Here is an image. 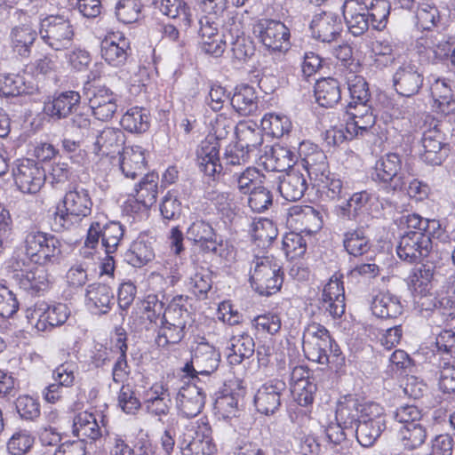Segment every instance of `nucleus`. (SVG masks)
I'll use <instances>...</instances> for the list:
<instances>
[{
  "instance_id": "2eb2a0df",
  "label": "nucleus",
  "mask_w": 455,
  "mask_h": 455,
  "mask_svg": "<svg viewBox=\"0 0 455 455\" xmlns=\"http://www.w3.org/2000/svg\"><path fill=\"white\" fill-rule=\"evenodd\" d=\"M285 391L286 383L281 379H272L262 385L254 396L258 411L266 415L275 413L281 406Z\"/></svg>"
},
{
  "instance_id": "f257e3e1",
  "label": "nucleus",
  "mask_w": 455,
  "mask_h": 455,
  "mask_svg": "<svg viewBox=\"0 0 455 455\" xmlns=\"http://www.w3.org/2000/svg\"><path fill=\"white\" fill-rule=\"evenodd\" d=\"M303 351L307 358L320 364L343 365L345 358L329 331L320 323H309L303 332Z\"/></svg>"
},
{
  "instance_id": "58836bf2",
  "label": "nucleus",
  "mask_w": 455,
  "mask_h": 455,
  "mask_svg": "<svg viewBox=\"0 0 455 455\" xmlns=\"http://www.w3.org/2000/svg\"><path fill=\"white\" fill-rule=\"evenodd\" d=\"M288 216L291 221L304 226L305 231L315 232L322 228L320 212L310 205H294L289 209Z\"/></svg>"
},
{
  "instance_id": "5fc2aeb1",
  "label": "nucleus",
  "mask_w": 455,
  "mask_h": 455,
  "mask_svg": "<svg viewBox=\"0 0 455 455\" xmlns=\"http://www.w3.org/2000/svg\"><path fill=\"white\" fill-rule=\"evenodd\" d=\"M101 244L106 254H112L116 250L124 235V228L117 221H109L102 225Z\"/></svg>"
},
{
  "instance_id": "1a4fd4ad",
  "label": "nucleus",
  "mask_w": 455,
  "mask_h": 455,
  "mask_svg": "<svg viewBox=\"0 0 455 455\" xmlns=\"http://www.w3.org/2000/svg\"><path fill=\"white\" fill-rule=\"evenodd\" d=\"M14 181L24 194H36L46 180L45 170L31 159H23L13 170Z\"/></svg>"
},
{
  "instance_id": "680f3d73",
  "label": "nucleus",
  "mask_w": 455,
  "mask_h": 455,
  "mask_svg": "<svg viewBox=\"0 0 455 455\" xmlns=\"http://www.w3.org/2000/svg\"><path fill=\"white\" fill-rule=\"evenodd\" d=\"M261 126L274 137L279 138L291 131V123L286 116L269 113L263 116Z\"/></svg>"
},
{
  "instance_id": "a18cd8bd",
  "label": "nucleus",
  "mask_w": 455,
  "mask_h": 455,
  "mask_svg": "<svg viewBox=\"0 0 455 455\" xmlns=\"http://www.w3.org/2000/svg\"><path fill=\"white\" fill-rule=\"evenodd\" d=\"M120 123L130 132L142 133L149 128V116L145 108L133 107L126 111Z\"/></svg>"
},
{
  "instance_id": "bf43d9fd",
  "label": "nucleus",
  "mask_w": 455,
  "mask_h": 455,
  "mask_svg": "<svg viewBox=\"0 0 455 455\" xmlns=\"http://www.w3.org/2000/svg\"><path fill=\"white\" fill-rule=\"evenodd\" d=\"M186 330L175 323L160 321L156 342L158 347H165L169 345L179 344L185 337Z\"/></svg>"
},
{
  "instance_id": "09e8293b",
  "label": "nucleus",
  "mask_w": 455,
  "mask_h": 455,
  "mask_svg": "<svg viewBox=\"0 0 455 455\" xmlns=\"http://www.w3.org/2000/svg\"><path fill=\"white\" fill-rule=\"evenodd\" d=\"M397 432L403 446L408 450L421 446L427 435V427L422 421L409 427H399Z\"/></svg>"
},
{
  "instance_id": "2f4dec72",
  "label": "nucleus",
  "mask_w": 455,
  "mask_h": 455,
  "mask_svg": "<svg viewBox=\"0 0 455 455\" xmlns=\"http://www.w3.org/2000/svg\"><path fill=\"white\" fill-rule=\"evenodd\" d=\"M85 299L90 308L98 309L100 314H107L113 304L114 292L108 285L94 283L87 286Z\"/></svg>"
},
{
  "instance_id": "338daca9",
  "label": "nucleus",
  "mask_w": 455,
  "mask_h": 455,
  "mask_svg": "<svg viewBox=\"0 0 455 455\" xmlns=\"http://www.w3.org/2000/svg\"><path fill=\"white\" fill-rule=\"evenodd\" d=\"M439 387L444 393L455 391V365L451 358H442L438 364Z\"/></svg>"
},
{
  "instance_id": "a19ab883",
  "label": "nucleus",
  "mask_w": 455,
  "mask_h": 455,
  "mask_svg": "<svg viewBox=\"0 0 455 455\" xmlns=\"http://www.w3.org/2000/svg\"><path fill=\"white\" fill-rule=\"evenodd\" d=\"M303 167L307 170L310 179L318 182L330 175L327 157L323 151L315 148L310 154L303 158Z\"/></svg>"
},
{
  "instance_id": "79ce46f5",
  "label": "nucleus",
  "mask_w": 455,
  "mask_h": 455,
  "mask_svg": "<svg viewBox=\"0 0 455 455\" xmlns=\"http://www.w3.org/2000/svg\"><path fill=\"white\" fill-rule=\"evenodd\" d=\"M158 175L147 173L135 188V198L144 207L149 208L156 202Z\"/></svg>"
},
{
  "instance_id": "c9c22d12",
  "label": "nucleus",
  "mask_w": 455,
  "mask_h": 455,
  "mask_svg": "<svg viewBox=\"0 0 455 455\" xmlns=\"http://www.w3.org/2000/svg\"><path fill=\"white\" fill-rule=\"evenodd\" d=\"M230 103L241 116L252 115L258 109V97L255 89L248 84L237 86Z\"/></svg>"
},
{
  "instance_id": "72a5a7b5",
  "label": "nucleus",
  "mask_w": 455,
  "mask_h": 455,
  "mask_svg": "<svg viewBox=\"0 0 455 455\" xmlns=\"http://www.w3.org/2000/svg\"><path fill=\"white\" fill-rule=\"evenodd\" d=\"M376 118L373 114H365L363 117L357 116V118L347 121L344 129L342 128L335 132L333 136L335 143L363 136L373 127Z\"/></svg>"
},
{
  "instance_id": "37998d69",
  "label": "nucleus",
  "mask_w": 455,
  "mask_h": 455,
  "mask_svg": "<svg viewBox=\"0 0 455 455\" xmlns=\"http://www.w3.org/2000/svg\"><path fill=\"white\" fill-rule=\"evenodd\" d=\"M231 353L228 354V358L231 364H239L245 358H250L255 352V343L253 339L243 333L234 336L231 339Z\"/></svg>"
},
{
  "instance_id": "864d4df0",
  "label": "nucleus",
  "mask_w": 455,
  "mask_h": 455,
  "mask_svg": "<svg viewBox=\"0 0 455 455\" xmlns=\"http://www.w3.org/2000/svg\"><path fill=\"white\" fill-rule=\"evenodd\" d=\"M430 310V319L437 326L448 325L455 320V306L448 298H442L441 299L435 298L433 299V308Z\"/></svg>"
},
{
  "instance_id": "ea45409f",
  "label": "nucleus",
  "mask_w": 455,
  "mask_h": 455,
  "mask_svg": "<svg viewBox=\"0 0 455 455\" xmlns=\"http://www.w3.org/2000/svg\"><path fill=\"white\" fill-rule=\"evenodd\" d=\"M155 257L152 243L139 237L133 241L124 254V260L134 267H141L150 262Z\"/></svg>"
},
{
  "instance_id": "4468645a",
  "label": "nucleus",
  "mask_w": 455,
  "mask_h": 455,
  "mask_svg": "<svg viewBox=\"0 0 455 455\" xmlns=\"http://www.w3.org/2000/svg\"><path fill=\"white\" fill-rule=\"evenodd\" d=\"M345 293L340 276L333 275L325 284L319 308L328 313L332 318L340 317L345 312Z\"/></svg>"
},
{
  "instance_id": "6e6552de",
  "label": "nucleus",
  "mask_w": 455,
  "mask_h": 455,
  "mask_svg": "<svg viewBox=\"0 0 455 455\" xmlns=\"http://www.w3.org/2000/svg\"><path fill=\"white\" fill-rule=\"evenodd\" d=\"M220 362L219 351L208 342H200L193 349L191 359L184 365L183 371L192 378L209 376L218 369Z\"/></svg>"
},
{
  "instance_id": "8fccbe9b",
  "label": "nucleus",
  "mask_w": 455,
  "mask_h": 455,
  "mask_svg": "<svg viewBox=\"0 0 455 455\" xmlns=\"http://www.w3.org/2000/svg\"><path fill=\"white\" fill-rule=\"evenodd\" d=\"M262 178H265V176L260 174L257 168L247 167L243 172H235L232 175V184L236 187L239 192L248 195L262 183Z\"/></svg>"
},
{
  "instance_id": "a211bd4d",
  "label": "nucleus",
  "mask_w": 455,
  "mask_h": 455,
  "mask_svg": "<svg viewBox=\"0 0 455 455\" xmlns=\"http://www.w3.org/2000/svg\"><path fill=\"white\" fill-rule=\"evenodd\" d=\"M119 96L106 86L96 87L89 98V105L93 116L107 122L113 118L117 111Z\"/></svg>"
},
{
  "instance_id": "39448f33",
  "label": "nucleus",
  "mask_w": 455,
  "mask_h": 455,
  "mask_svg": "<svg viewBox=\"0 0 455 455\" xmlns=\"http://www.w3.org/2000/svg\"><path fill=\"white\" fill-rule=\"evenodd\" d=\"M373 180L382 183L387 192L403 191L407 182L400 156L388 153L382 156L376 164Z\"/></svg>"
},
{
  "instance_id": "e433bc0d",
  "label": "nucleus",
  "mask_w": 455,
  "mask_h": 455,
  "mask_svg": "<svg viewBox=\"0 0 455 455\" xmlns=\"http://www.w3.org/2000/svg\"><path fill=\"white\" fill-rule=\"evenodd\" d=\"M371 308L379 318H395L403 312L399 299L388 291L379 292L373 298Z\"/></svg>"
},
{
  "instance_id": "cd10ccee",
  "label": "nucleus",
  "mask_w": 455,
  "mask_h": 455,
  "mask_svg": "<svg viewBox=\"0 0 455 455\" xmlns=\"http://www.w3.org/2000/svg\"><path fill=\"white\" fill-rule=\"evenodd\" d=\"M125 143V135L118 128L106 127L100 132L94 141V152L100 156L120 154Z\"/></svg>"
},
{
  "instance_id": "7c9ffc66",
  "label": "nucleus",
  "mask_w": 455,
  "mask_h": 455,
  "mask_svg": "<svg viewBox=\"0 0 455 455\" xmlns=\"http://www.w3.org/2000/svg\"><path fill=\"white\" fill-rule=\"evenodd\" d=\"M224 36H226V46L231 45L234 58L238 60H245L254 54L252 42L241 35L239 25L234 21L224 27Z\"/></svg>"
},
{
  "instance_id": "b1692460",
  "label": "nucleus",
  "mask_w": 455,
  "mask_h": 455,
  "mask_svg": "<svg viewBox=\"0 0 455 455\" xmlns=\"http://www.w3.org/2000/svg\"><path fill=\"white\" fill-rule=\"evenodd\" d=\"M361 420L353 434L355 435L357 442L362 446L371 447L375 443L386 427L382 408L379 406L378 412L366 416L365 419Z\"/></svg>"
},
{
  "instance_id": "9d476101",
  "label": "nucleus",
  "mask_w": 455,
  "mask_h": 455,
  "mask_svg": "<svg viewBox=\"0 0 455 455\" xmlns=\"http://www.w3.org/2000/svg\"><path fill=\"white\" fill-rule=\"evenodd\" d=\"M424 75L413 61L403 62L393 75L395 91L403 97L417 95L423 86Z\"/></svg>"
},
{
  "instance_id": "4be33fe9",
  "label": "nucleus",
  "mask_w": 455,
  "mask_h": 455,
  "mask_svg": "<svg viewBox=\"0 0 455 455\" xmlns=\"http://www.w3.org/2000/svg\"><path fill=\"white\" fill-rule=\"evenodd\" d=\"M205 393L196 384H187L179 389L176 402L180 411L188 418L198 415L205 403Z\"/></svg>"
},
{
  "instance_id": "603ef678",
  "label": "nucleus",
  "mask_w": 455,
  "mask_h": 455,
  "mask_svg": "<svg viewBox=\"0 0 455 455\" xmlns=\"http://www.w3.org/2000/svg\"><path fill=\"white\" fill-rule=\"evenodd\" d=\"M343 245L347 253L354 257L365 254L371 248L369 239L362 228L346 232Z\"/></svg>"
},
{
  "instance_id": "c756f323",
  "label": "nucleus",
  "mask_w": 455,
  "mask_h": 455,
  "mask_svg": "<svg viewBox=\"0 0 455 455\" xmlns=\"http://www.w3.org/2000/svg\"><path fill=\"white\" fill-rule=\"evenodd\" d=\"M307 184L303 174L291 170L278 177L277 189L287 201L299 200L305 194Z\"/></svg>"
},
{
  "instance_id": "6ab92c4d",
  "label": "nucleus",
  "mask_w": 455,
  "mask_h": 455,
  "mask_svg": "<svg viewBox=\"0 0 455 455\" xmlns=\"http://www.w3.org/2000/svg\"><path fill=\"white\" fill-rule=\"evenodd\" d=\"M81 101L79 92L67 91L60 92L52 100L44 102V113L53 121L67 118L76 111Z\"/></svg>"
},
{
  "instance_id": "c85d7f7f",
  "label": "nucleus",
  "mask_w": 455,
  "mask_h": 455,
  "mask_svg": "<svg viewBox=\"0 0 455 455\" xmlns=\"http://www.w3.org/2000/svg\"><path fill=\"white\" fill-rule=\"evenodd\" d=\"M37 35L36 30L28 23L14 26L9 35L12 51L22 58H28Z\"/></svg>"
},
{
  "instance_id": "0e129e2a",
  "label": "nucleus",
  "mask_w": 455,
  "mask_h": 455,
  "mask_svg": "<svg viewBox=\"0 0 455 455\" xmlns=\"http://www.w3.org/2000/svg\"><path fill=\"white\" fill-rule=\"evenodd\" d=\"M51 235L41 231L29 232L24 241L25 254L32 262H38V256L41 254L44 244Z\"/></svg>"
},
{
  "instance_id": "a878e982",
  "label": "nucleus",
  "mask_w": 455,
  "mask_h": 455,
  "mask_svg": "<svg viewBox=\"0 0 455 455\" xmlns=\"http://www.w3.org/2000/svg\"><path fill=\"white\" fill-rule=\"evenodd\" d=\"M120 170L126 178L136 179L147 170L144 149L140 146H129L123 148L119 158Z\"/></svg>"
},
{
  "instance_id": "e2e57ef3",
  "label": "nucleus",
  "mask_w": 455,
  "mask_h": 455,
  "mask_svg": "<svg viewBox=\"0 0 455 455\" xmlns=\"http://www.w3.org/2000/svg\"><path fill=\"white\" fill-rule=\"evenodd\" d=\"M415 18L418 28L430 30L440 21V13L435 5L424 3L418 6Z\"/></svg>"
},
{
  "instance_id": "bb28decb",
  "label": "nucleus",
  "mask_w": 455,
  "mask_h": 455,
  "mask_svg": "<svg viewBox=\"0 0 455 455\" xmlns=\"http://www.w3.org/2000/svg\"><path fill=\"white\" fill-rule=\"evenodd\" d=\"M20 261L22 262V266H25L24 259H17L15 266H13L16 271L19 269L20 271V274L17 273L15 275L19 279L20 288L30 292L32 295L45 291L49 286V278L46 270L42 266H38L33 270L24 272L21 268Z\"/></svg>"
},
{
  "instance_id": "ddd939ff",
  "label": "nucleus",
  "mask_w": 455,
  "mask_h": 455,
  "mask_svg": "<svg viewBox=\"0 0 455 455\" xmlns=\"http://www.w3.org/2000/svg\"><path fill=\"white\" fill-rule=\"evenodd\" d=\"M70 311L66 304L58 303L48 305L37 303L31 313V318L36 319V328L40 331H47L66 323Z\"/></svg>"
},
{
  "instance_id": "412c9836",
  "label": "nucleus",
  "mask_w": 455,
  "mask_h": 455,
  "mask_svg": "<svg viewBox=\"0 0 455 455\" xmlns=\"http://www.w3.org/2000/svg\"><path fill=\"white\" fill-rule=\"evenodd\" d=\"M310 28L315 38L324 43H331L340 36L342 22L337 13L323 12L314 16Z\"/></svg>"
},
{
  "instance_id": "774afa93",
  "label": "nucleus",
  "mask_w": 455,
  "mask_h": 455,
  "mask_svg": "<svg viewBox=\"0 0 455 455\" xmlns=\"http://www.w3.org/2000/svg\"><path fill=\"white\" fill-rule=\"evenodd\" d=\"M34 437L27 430L14 433L7 443V450L12 455H24L34 444Z\"/></svg>"
},
{
  "instance_id": "f03ea898",
  "label": "nucleus",
  "mask_w": 455,
  "mask_h": 455,
  "mask_svg": "<svg viewBox=\"0 0 455 455\" xmlns=\"http://www.w3.org/2000/svg\"><path fill=\"white\" fill-rule=\"evenodd\" d=\"M52 215L51 228L54 232H63L78 227L92 212V202L84 188H75L66 193Z\"/></svg>"
},
{
  "instance_id": "f704fd0d",
  "label": "nucleus",
  "mask_w": 455,
  "mask_h": 455,
  "mask_svg": "<svg viewBox=\"0 0 455 455\" xmlns=\"http://www.w3.org/2000/svg\"><path fill=\"white\" fill-rule=\"evenodd\" d=\"M435 106L444 115L455 113V97L449 80L436 79L431 86Z\"/></svg>"
},
{
  "instance_id": "9b49d317",
  "label": "nucleus",
  "mask_w": 455,
  "mask_h": 455,
  "mask_svg": "<svg viewBox=\"0 0 455 455\" xmlns=\"http://www.w3.org/2000/svg\"><path fill=\"white\" fill-rule=\"evenodd\" d=\"M260 42L272 51H285L290 45V30L281 21L260 20L254 27Z\"/></svg>"
},
{
  "instance_id": "6e6d98bb",
  "label": "nucleus",
  "mask_w": 455,
  "mask_h": 455,
  "mask_svg": "<svg viewBox=\"0 0 455 455\" xmlns=\"http://www.w3.org/2000/svg\"><path fill=\"white\" fill-rule=\"evenodd\" d=\"M266 164L274 172H283L296 163V155L288 148L276 146L272 148L271 156Z\"/></svg>"
},
{
  "instance_id": "de8ad7c7",
  "label": "nucleus",
  "mask_w": 455,
  "mask_h": 455,
  "mask_svg": "<svg viewBox=\"0 0 455 455\" xmlns=\"http://www.w3.org/2000/svg\"><path fill=\"white\" fill-rule=\"evenodd\" d=\"M367 14L373 29L381 31L388 22L391 4L387 0H369Z\"/></svg>"
},
{
  "instance_id": "5701e85b",
  "label": "nucleus",
  "mask_w": 455,
  "mask_h": 455,
  "mask_svg": "<svg viewBox=\"0 0 455 455\" xmlns=\"http://www.w3.org/2000/svg\"><path fill=\"white\" fill-rule=\"evenodd\" d=\"M443 134L436 129H430L423 133L421 139L423 152L421 159L430 165H440L448 156Z\"/></svg>"
},
{
  "instance_id": "7ed1b4c3",
  "label": "nucleus",
  "mask_w": 455,
  "mask_h": 455,
  "mask_svg": "<svg viewBox=\"0 0 455 455\" xmlns=\"http://www.w3.org/2000/svg\"><path fill=\"white\" fill-rule=\"evenodd\" d=\"M281 266L268 256L255 255L251 263L250 283L261 296L276 293L283 284Z\"/></svg>"
},
{
  "instance_id": "20e7f679",
  "label": "nucleus",
  "mask_w": 455,
  "mask_h": 455,
  "mask_svg": "<svg viewBox=\"0 0 455 455\" xmlns=\"http://www.w3.org/2000/svg\"><path fill=\"white\" fill-rule=\"evenodd\" d=\"M39 35L52 49L61 51L71 45L75 33L68 18L63 15H50L41 20Z\"/></svg>"
},
{
  "instance_id": "13d9d810",
  "label": "nucleus",
  "mask_w": 455,
  "mask_h": 455,
  "mask_svg": "<svg viewBox=\"0 0 455 455\" xmlns=\"http://www.w3.org/2000/svg\"><path fill=\"white\" fill-rule=\"evenodd\" d=\"M435 269L430 264L415 267L408 277L409 286L420 294L426 292L434 277Z\"/></svg>"
},
{
  "instance_id": "393cba45",
  "label": "nucleus",
  "mask_w": 455,
  "mask_h": 455,
  "mask_svg": "<svg viewBox=\"0 0 455 455\" xmlns=\"http://www.w3.org/2000/svg\"><path fill=\"white\" fill-rule=\"evenodd\" d=\"M219 151L220 144L212 137L203 140L196 149L197 164L200 170L208 176H214L223 169Z\"/></svg>"
},
{
  "instance_id": "0eeeda50",
  "label": "nucleus",
  "mask_w": 455,
  "mask_h": 455,
  "mask_svg": "<svg viewBox=\"0 0 455 455\" xmlns=\"http://www.w3.org/2000/svg\"><path fill=\"white\" fill-rule=\"evenodd\" d=\"M432 238H437V235H430L428 231L405 232L396 248L398 257L410 263L427 257L433 248Z\"/></svg>"
},
{
  "instance_id": "423d86ee",
  "label": "nucleus",
  "mask_w": 455,
  "mask_h": 455,
  "mask_svg": "<svg viewBox=\"0 0 455 455\" xmlns=\"http://www.w3.org/2000/svg\"><path fill=\"white\" fill-rule=\"evenodd\" d=\"M379 411V405L376 403H361L353 395L345 396L340 400L336 409V421L343 426V428H350L354 433V426L365 419L366 416L375 414Z\"/></svg>"
},
{
  "instance_id": "c03bdc74",
  "label": "nucleus",
  "mask_w": 455,
  "mask_h": 455,
  "mask_svg": "<svg viewBox=\"0 0 455 455\" xmlns=\"http://www.w3.org/2000/svg\"><path fill=\"white\" fill-rule=\"evenodd\" d=\"M401 223L407 226L408 232H422L427 233L428 231L430 235H437L440 238L441 235L448 237L441 228V224L436 220L424 219L419 214L412 213L403 216L401 218Z\"/></svg>"
},
{
  "instance_id": "4c0bfd02",
  "label": "nucleus",
  "mask_w": 455,
  "mask_h": 455,
  "mask_svg": "<svg viewBox=\"0 0 455 455\" xmlns=\"http://www.w3.org/2000/svg\"><path fill=\"white\" fill-rule=\"evenodd\" d=\"M73 434L84 442L88 438L96 441L102 435L95 415L87 411L79 412L73 420Z\"/></svg>"
},
{
  "instance_id": "3c124183",
  "label": "nucleus",
  "mask_w": 455,
  "mask_h": 455,
  "mask_svg": "<svg viewBox=\"0 0 455 455\" xmlns=\"http://www.w3.org/2000/svg\"><path fill=\"white\" fill-rule=\"evenodd\" d=\"M183 301L182 296L174 298L165 308L161 321L175 323L186 330L191 316Z\"/></svg>"
},
{
  "instance_id": "473e14b6",
  "label": "nucleus",
  "mask_w": 455,
  "mask_h": 455,
  "mask_svg": "<svg viewBox=\"0 0 455 455\" xmlns=\"http://www.w3.org/2000/svg\"><path fill=\"white\" fill-rule=\"evenodd\" d=\"M314 92L316 102L323 108H332L341 99L340 84L332 77L317 80Z\"/></svg>"
},
{
  "instance_id": "f8f14e48",
  "label": "nucleus",
  "mask_w": 455,
  "mask_h": 455,
  "mask_svg": "<svg viewBox=\"0 0 455 455\" xmlns=\"http://www.w3.org/2000/svg\"><path fill=\"white\" fill-rule=\"evenodd\" d=\"M199 36L202 38L203 50L214 57L222 55L226 49V36H224V27L222 26L221 34L219 32L220 20L210 15H204L199 20Z\"/></svg>"
},
{
  "instance_id": "69168bd1",
  "label": "nucleus",
  "mask_w": 455,
  "mask_h": 455,
  "mask_svg": "<svg viewBox=\"0 0 455 455\" xmlns=\"http://www.w3.org/2000/svg\"><path fill=\"white\" fill-rule=\"evenodd\" d=\"M141 4L139 0H119L116 6V15L121 22H136L140 15Z\"/></svg>"
},
{
  "instance_id": "49530a36",
  "label": "nucleus",
  "mask_w": 455,
  "mask_h": 455,
  "mask_svg": "<svg viewBox=\"0 0 455 455\" xmlns=\"http://www.w3.org/2000/svg\"><path fill=\"white\" fill-rule=\"evenodd\" d=\"M93 120L89 112L75 111L65 124L66 132L76 139H84L91 135Z\"/></svg>"
},
{
  "instance_id": "dca6fc26",
  "label": "nucleus",
  "mask_w": 455,
  "mask_h": 455,
  "mask_svg": "<svg viewBox=\"0 0 455 455\" xmlns=\"http://www.w3.org/2000/svg\"><path fill=\"white\" fill-rule=\"evenodd\" d=\"M212 430L207 424L190 429L181 443L182 455H213L215 445L211 436Z\"/></svg>"
},
{
  "instance_id": "f3484780",
  "label": "nucleus",
  "mask_w": 455,
  "mask_h": 455,
  "mask_svg": "<svg viewBox=\"0 0 455 455\" xmlns=\"http://www.w3.org/2000/svg\"><path fill=\"white\" fill-rule=\"evenodd\" d=\"M367 2L345 0L342 5L343 17L348 31L355 36L363 35L371 22L367 14Z\"/></svg>"
},
{
  "instance_id": "052dcab7",
  "label": "nucleus",
  "mask_w": 455,
  "mask_h": 455,
  "mask_svg": "<svg viewBox=\"0 0 455 455\" xmlns=\"http://www.w3.org/2000/svg\"><path fill=\"white\" fill-rule=\"evenodd\" d=\"M237 143L250 154L263 142L262 134L259 130L253 129L245 124H240L235 127Z\"/></svg>"
},
{
  "instance_id": "aec40b11",
  "label": "nucleus",
  "mask_w": 455,
  "mask_h": 455,
  "mask_svg": "<svg viewBox=\"0 0 455 455\" xmlns=\"http://www.w3.org/2000/svg\"><path fill=\"white\" fill-rule=\"evenodd\" d=\"M102 58L113 67H122L131 54L130 42L119 34L106 36L100 44Z\"/></svg>"
},
{
  "instance_id": "4d7b16f0",
  "label": "nucleus",
  "mask_w": 455,
  "mask_h": 455,
  "mask_svg": "<svg viewBox=\"0 0 455 455\" xmlns=\"http://www.w3.org/2000/svg\"><path fill=\"white\" fill-rule=\"evenodd\" d=\"M278 231L275 224L267 220H262L254 224L252 238L257 247L267 249L276 239Z\"/></svg>"
}]
</instances>
